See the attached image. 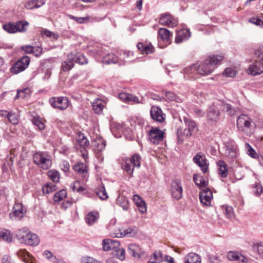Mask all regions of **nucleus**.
I'll list each match as a JSON object with an SVG mask.
<instances>
[{"label":"nucleus","mask_w":263,"mask_h":263,"mask_svg":"<svg viewBox=\"0 0 263 263\" xmlns=\"http://www.w3.org/2000/svg\"><path fill=\"white\" fill-rule=\"evenodd\" d=\"M222 60V56H209L202 62L185 67L183 71L185 74L189 75L191 78H194V75L196 74L205 76L211 73L216 67V65Z\"/></svg>","instance_id":"nucleus-1"},{"label":"nucleus","mask_w":263,"mask_h":263,"mask_svg":"<svg viewBox=\"0 0 263 263\" xmlns=\"http://www.w3.org/2000/svg\"><path fill=\"white\" fill-rule=\"evenodd\" d=\"M183 120L185 125V128L182 131V129L179 128L177 132V136L179 142H182V137L186 138L195 134L198 130L196 123L193 120L186 117H183Z\"/></svg>","instance_id":"nucleus-2"},{"label":"nucleus","mask_w":263,"mask_h":263,"mask_svg":"<svg viewBox=\"0 0 263 263\" xmlns=\"http://www.w3.org/2000/svg\"><path fill=\"white\" fill-rule=\"evenodd\" d=\"M33 157L34 163L43 170H48L52 165L51 157L47 153L36 152Z\"/></svg>","instance_id":"nucleus-3"},{"label":"nucleus","mask_w":263,"mask_h":263,"mask_svg":"<svg viewBox=\"0 0 263 263\" xmlns=\"http://www.w3.org/2000/svg\"><path fill=\"white\" fill-rule=\"evenodd\" d=\"M141 157L138 154L134 155L129 159H127L122 168L130 176H133L134 167L139 168L140 166Z\"/></svg>","instance_id":"nucleus-4"},{"label":"nucleus","mask_w":263,"mask_h":263,"mask_svg":"<svg viewBox=\"0 0 263 263\" xmlns=\"http://www.w3.org/2000/svg\"><path fill=\"white\" fill-rule=\"evenodd\" d=\"M220 107L219 102H214L209 107L206 111V118L208 121L216 123L219 120Z\"/></svg>","instance_id":"nucleus-5"},{"label":"nucleus","mask_w":263,"mask_h":263,"mask_svg":"<svg viewBox=\"0 0 263 263\" xmlns=\"http://www.w3.org/2000/svg\"><path fill=\"white\" fill-rule=\"evenodd\" d=\"M30 63V58L28 56H24L15 62L10 70L13 74H17L25 70Z\"/></svg>","instance_id":"nucleus-6"},{"label":"nucleus","mask_w":263,"mask_h":263,"mask_svg":"<svg viewBox=\"0 0 263 263\" xmlns=\"http://www.w3.org/2000/svg\"><path fill=\"white\" fill-rule=\"evenodd\" d=\"M164 132L161 130L158 127H152L148 132V139L155 144H158L163 140Z\"/></svg>","instance_id":"nucleus-7"},{"label":"nucleus","mask_w":263,"mask_h":263,"mask_svg":"<svg viewBox=\"0 0 263 263\" xmlns=\"http://www.w3.org/2000/svg\"><path fill=\"white\" fill-rule=\"evenodd\" d=\"M171 191L173 198L179 200L182 197L183 189L181 181L175 179L172 180L171 184Z\"/></svg>","instance_id":"nucleus-8"},{"label":"nucleus","mask_w":263,"mask_h":263,"mask_svg":"<svg viewBox=\"0 0 263 263\" xmlns=\"http://www.w3.org/2000/svg\"><path fill=\"white\" fill-rule=\"evenodd\" d=\"M49 103L54 108L61 110L66 109L69 105L68 99L65 97L51 98L49 99Z\"/></svg>","instance_id":"nucleus-9"},{"label":"nucleus","mask_w":263,"mask_h":263,"mask_svg":"<svg viewBox=\"0 0 263 263\" xmlns=\"http://www.w3.org/2000/svg\"><path fill=\"white\" fill-rule=\"evenodd\" d=\"M25 213L23 205L20 203H15L12 211L9 214V217L12 220H20L24 217Z\"/></svg>","instance_id":"nucleus-10"},{"label":"nucleus","mask_w":263,"mask_h":263,"mask_svg":"<svg viewBox=\"0 0 263 263\" xmlns=\"http://www.w3.org/2000/svg\"><path fill=\"white\" fill-rule=\"evenodd\" d=\"M159 22L161 25L171 27H174L178 24L177 20L168 12L161 14Z\"/></svg>","instance_id":"nucleus-11"},{"label":"nucleus","mask_w":263,"mask_h":263,"mask_svg":"<svg viewBox=\"0 0 263 263\" xmlns=\"http://www.w3.org/2000/svg\"><path fill=\"white\" fill-rule=\"evenodd\" d=\"M193 162L199 166L203 173H205L208 170L209 163L205 156L201 153H198L193 159Z\"/></svg>","instance_id":"nucleus-12"},{"label":"nucleus","mask_w":263,"mask_h":263,"mask_svg":"<svg viewBox=\"0 0 263 263\" xmlns=\"http://www.w3.org/2000/svg\"><path fill=\"white\" fill-rule=\"evenodd\" d=\"M152 119L160 123H162L165 120V115L161 109L158 106H152L150 110Z\"/></svg>","instance_id":"nucleus-13"},{"label":"nucleus","mask_w":263,"mask_h":263,"mask_svg":"<svg viewBox=\"0 0 263 263\" xmlns=\"http://www.w3.org/2000/svg\"><path fill=\"white\" fill-rule=\"evenodd\" d=\"M251 122L249 117L245 114L240 115L237 119V126L238 128L243 131L245 128H249L250 127Z\"/></svg>","instance_id":"nucleus-14"},{"label":"nucleus","mask_w":263,"mask_h":263,"mask_svg":"<svg viewBox=\"0 0 263 263\" xmlns=\"http://www.w3.org/2000/svg\"><path fill=\"white\" fill-rule=\"evenodd\" d=\"M158 38L161 39L164 43L167 45L172 43L173 33L167 29L160 28L158 30Z\"/></svg>","instance_id":"nucleus-15"},{"label":"nucleus","mask_w":263,"mask_h":263,"mask_svg":"<svg viewBox=\"0 0 263 263\" xmlns=\"http://www.w3.org/2000/svg\"><path fill=\"white\" fill-rule=\"evenodd\" d=\"M213 198V194L209 188L203 190L199 194V199L201 202L205 205H211V200Z\"/></svg>","instance_id":"nucleus-16"},{"label":"nucleus","mask_w":263,"mask_h":263,"mask_svg":"<svg viewBox=\"0 0 263 263\" xmlns=\"http://www.w3.org/2000/svg\"><path fill=\"white\" fill-rule=\"evenodd\" d=\"M128 251L129 253L134 258H139L144 254V251L138 245L130 243L128 245Z\"/></svg>","instance_id":"nucleus-17"},{"label":"nucleus","mask_w":263,"mask_h":263,"mask_svg":"<svg viewBox=\"0 0 263 263\" xmlns=\"http://www.w3.org/2000/svg\"><path fill=\"white\" fill-rule=\"evenodd\" d=\"M105 146L106 141L102 139H98L95 141L94 151L98 159H103L100 153L104 149Z\"/></svg>","instance_id":"nucleus-18"},{"label":"nucleus","mask_w":263,"mask_h":263,"mask_svg":"<svg viewBox=\"0 0 263 263\" xmlns=\"http://www.w3.org/2000/svg\"><path fill=\"white\" fill-rule=\"evenodd\" d=\"M190 36L191 32L189 29H181L177 32L175 42L176 44H179L187 40Z\"/></svg>","instance_id":"nucleus-19"},{"label":"nucleus","mask_w":263,"mask_h":263,"mask_svg":"<svg viewBox=\"0 0 263 263\" xmlns=\"http://www.w3.org/2000/svg\"><path fill=\"white\" fill-rule=\"evenodd\" d=\"M102 62L106 64L118 63L119 65H122L124 63L121 58H119L118 56L112 53L108 54L104 56L102 59Z\"/></svg>","instance_id":"nucleus-20"},{"label":"nucleus","mask_w":263,"mask_h":263,"mask_svg":"<svg viewBox=\"0 0 263 263\" xmlns=\"http://www.w3.org/2000/svg\"><path fill=\"white\" fill-rule=\"evenodd\" d=\"M137 233V230L136 228H129L126 230H123L122 232L114 233L113 235L115 237L121 238L125 236L134 237Z\"/></svg>","instance_id":"nucleus-21"},{"label":"nucleus","mask_w":263,"mask_h":263,"mask_svg":"<svg viewBox=\"0 0 263 263\" xmlns=\"http://www.w3.org/2000/svg\"><path fill=\"white\" fill-rule=\"evenodd\" d=\"M73 168L79 175H81L83 179H87L88 178V173L87 166L84 163L76 164L73 166Z\"/></svg>","instance_id":"nucleus-22"},{"label":"nucleus","mask_w":263,"mask_h":263,"mask_svg":"<svg viewBox=\"0 0 263 263\" xmlns=\"http://www.w3.org/2000/svg\"><path fill=\"white\" fill-rule=\"evenodd\" d=\"M68 59L73 60L74 62L83 65L87 63V58L81 53L76 54L73 53H70L68 55Z\"/></svg>","instance_id":"nucleus-23"},{"label":"nucleus","mask_w":263,"mask_h":263,"mask_svg":"<svg viewBox=\"0 0 263 263\" xmlns=\"http://www.w3.org/2000/svg\"><path fill=\"white\" fill-rule=\"evenodd\" d=\"M249 71V73L253 76L259 75L263 72V64L257 63L255 59V62L250 66Z\"/></svg>","instance_id":"nucleus-24"},{"label":"nucleus","mask_w":263,"mask_h":263,"mask_svg":"<svg viewBox=\"0 0 263 263\" xmlns=\"http://www.w3.org/2000/svg\"><path fill=\"white\" fill-rule=\"evenodd\" d=\"M99 213L96 211L89 212L85 216V222L89 226H92L99 218Z\"/></svg>","instance_id":"nucleus-25"},{"label":"nucleus","mask_w":263,"mask_h":263,"mask_svg":"<svg viewBox=\"0 0 263 263\" xmlns=\"http://www.w3.org/2000/svg\"><path fill=\"white\" fill-rule=\"evenodd\" d=\"M193 180L195 184L200 189L205 187L208 185V181L203 176L197 174L194 175Z\"/></svg>","instance_id":"nucleus-26"},{"label":"nucleus","mask_w":263,"mask_h":263,"mask_svg":"<svg viewBox=\"0 0 263 263\" xmlns=\"http://www.w3.org/2000/svg\"><path fill=\"white\" fill-rule=\"evenodd\" d=\"M218 167V174L222 178L226 177L228 175V165L225 162L219 160L217 162Z\"/></svg>","instance_id":"nucleus-27"},{"label":"nucleus","mask_w":263,"mask_h":263,"mask_svg":"<svg viewBox=\"0 0 263 263\" xmlns=\"http://www.w3.org/2000/svg\"><path fill=\"white\" fill-rule=\"evenodd\" d=\"M30 231L27 228H23L22 229L17 230L15 232V235L18 239L21 242L24 243L25 240L26 239L29 234Z\"/></svg>","instance_id":"nucleus-28"},{"label":"nucleus","mask_w":263,"mask_h":263,"mask_svg":"<svg viewBox=\"0 0 263 263\" xmlns=\"http://www.w3.org/2000/svg\"><path fill=\"white\" fill-rule=\"evenodd\" d=\"M184 262L185 263H201V258L197 254L191 252L185 256Z\"/></svg>","instance_id":"nucleus-29"},{"label":"nucleus","mask_w":263,"mask_h":263,"mask_svg":"<svg viewBox=\"0 0 263 263\" xmlns=\"http://www.w3.org/2000/svg\"><path fill=\"white\" fill-rule=\"evenodd\" d=\"M24 243L29 246H37L39 243V239L35 234L29 233Z\"/></svg>","instance_id":"nucleus-30"},{"label":"nucleus","mask_w":263,"mask_h":263,"mask_svg":"<svg viewBox=\"0 0 263 263\" xmlns=\"http://www.w3.org/2000/svg\"><path fill=\"white\" fill-rule=\"evenodd\" d=\"M133 200L137 206L139 208L141 213H144L146 211V205L145 202L138 195H135L133 197Z\"/></svg>","instance_id":"nucleus-31"},{"label":"nucleus","mask_w":263,"mask_h":263,"mask_svg":"<svg viewBox=\"0 0 263 263\" xmlns=\"http://www.w3.org/2000/svg\"><path fill=\"white\" fill-rule=\"evenodd\" d=\"M31 94V90L29 88H25L23 89H18L17 94L14 98V99H17L20 98L23 99L28 98Z\"/></svg>","instance_id":"nucleus-32"},{"label":"nucleus","mask_w":263,"mask_h":263,"mask_svg":"<svg viewBox=\"0 0 263 263\" xmlns=\"http://www.w3.org/2000/svg\"><path fill=\"white\" fill-rule=\"evenodd\" d=\"M92 106L95 113L100 114L104 108V102L102 100L98 99L92 103Z\"/></svg>","instance_id":"nucleus-33"},{"label":"nucleus","mask_w":263,"mask_h":263,"mask_svg":"<svg viewBox=\"0 0 263 263\" xmlns=\"http://www.w3.org/2000/svg\"><path fill=\"white\" fill-rule=\"evenodd\" d=\"M45 4L44 0H32L28 2L26 7L29 9H32L33 8H39Z\"/></svg>","instance_id":"nucleus-34"},{"label":"nucleus","mask_w":263,"mask_h":263,"mask_svg":"<svg viewBox=\"0 0 263 263\" xmlns=\"http://www.w3.org/2000/svg\"><path fill=\"white\" fill-rule=\"evenodd\" d=\"M220 105V109L225 110L229 115L233 116L235 114V109L232 107V106L227 103L224 102H219Z\"/></svg>","instance_id":"nucleus-35"},{"label":"nucleus","mask_w":263,"mask_h":263,"mask_svg":"<svg viewBox=\"0 0 263 263\" xmlns=\"http://www.w3.org/2000/svg\"><path fill=\"white\" fill-rule=\"evenodd\" d=\"M162 260V254L160 251H156L153 254L148 263H159Z\"/></svg>","instance_id":"nucleus-36"},{"label":"nucleus","mask_w":263,"mask_h":263,"mask_svg":"<svg viewBox=\"0 0 263 263\" xmlns=\"http://www.w3.org/2000/svg\"><path fill=\"white\" fill-rule=\"evenodd\" d=\"M96 194L102 200H106L108 198V196L107 195L105 186L103 184L99 186L96 189Z\"/></svg>","instance_id":"nucleus-37"},{"label":"nucleus","mask_w":263,"mask_h":263,"mask_svg":"<svg viewBox=\"0 0 263 263\" xmlns=\"http://www.w3.org/2000/svg\"><path fill=\"white\" fill-rule=\"evenodd\" d=\"M117 203L122 207L124 210H127L129 208L128 200L124 196H119L117 199Z\"/></svg>","instance_id":"nucleus-38"},{"label":"nucleus","mask_w":263,"mask_h":263,"mask_svg":"<svg viewBox=\"0 0 263 263\" xmlns=\"http://www.w3.org/2000/svg\"><path fill=\"white\" fill-rule=\"evenodd\" d=\"M48 176L54 182L58 183L60 181V175L56 170H50L48 172Z\"/></svg>","instance_id":"nucleus-39"},{"label":"nucleus","mask_w":263,"mask_h":263,"mask_svg":"<svg viewBox=\"0 0 263 263\" xmlns=\"http://www.w3.org/2000/svg\"><path fill=\"white\" fill-rule=\"evenodd\" d=\"M162 91L164 93L166 99L167 100L170 101H175L176 102H179L180 101L179 98L174 92L166 90H163Z\"/></svg>","instance_id":"nucleus-40"},{"label":"nucleus","mask_w":263,"mask_h":263,"mask_svg":"<svg viewBox=\"0 0 263 263\" xmlns=\"http://www.w3.org/2000/svg\"><path fill=\"white\" fill-rule=\"evenodd\" d=\"M57 190V185L50 183L45 184L43 187L42 190L44 194H50L55 191Z\"/></svg>","instance_id":"nucleus-41"},{"label":"nucleus","mask_w":263,"mask_h":263,"mask_svg":"<svg viewBox=\"0 0 263 263\" xmlns=\"http://www.w3.org/2000/svg\"><path fill=\"white\" fill-rule=\"evenodd\" d=\"M32 123L37 126L40 130H43L45 129V125L42 122L41 118L39 116H35L32 119Z\"/></svg>","instance_id":"nucleus-42"},{"label":"nucleus","mask_w":263,"mask_h":263,"mask_svg":"<svg viewBox=\"0 0 263 263\" xmlns=\"http://www.w3.org/2000/svg\"><path fill=\"white\" fill-rule=\"evenodd\" d=\"M3 28L6 31L9 33H14L17 32L16 28L14 24L12 23H8L3 25Z\"/></svg>","instance_id":"nucleus-43"},{"label":"nucleus","mask_w":263,"mask_h":263,"mask_svg":"<svg viewBox=\"0 0 263 263\" xmlns=\"http://www.w3.org/2000/svg\"><path fill=\"white\" fill-rule=\"evenodd\" d=\"M14 25L17 32H24L26 31V27L28 26L29 23L26 21H18Z\"/></svg>","instance_id":"nucleus-44"},{"label":"nucleus","mask_w":263,"mask_h":263,"mask_svg":"<svg viewBox=\"0 0 263 263\" xmlns=\"http://www.w3.org/2000/svg\"><path fill=\"white\" fill-rule=\"evenodd\" d=\"M67 195L66 191L64 190H60L57 192L53 197V200L55 202H59L66 197Z\"/></svg>","instance_id":"nucleus-45"},{"label":"nucleus","mask_w":263,"mask_h":263,"mask_svg":"<svg viewBox=\"0 0 263 263\" xmlns=\"http://www.w3.org/2000/svg\"><path fill=\"white\" fill-rule=\"evenodd\" d=\"M77 142L81 147L85 148L88 146L89 144L88 140L84 136L83 134L79 135V139L77 140Z\"/></svg>","instance_id":"nucleus-46"},{"label":"nucleus","mask_w":263,"mask_h":263,"mask_svg":"<svg viewBox=\"0 0 263 263\" xmlns=\"http://www.w3.org/2000/svg\"><path fill=\"white\" fill-rule=\"evenodd\" d=\"M73 60L67 59V61H64L62 65V69L63 71H66L72 69L74 66Z\"/></svg>","instance_id":"nucleus-47"},{"label":"nucleus","mask_w":263,"mask_h":263,"mask_svg":"<svg viewBox=\"0 0 263 263\" xmlns=\"http://www.w3.org/2000/svg\"><path fill=\"white\" fill-rule=\"evenodd\" d=\"M245 148L247 154L253 158H256L258 155L255 150L251 147V146L248 143L245 144Z\"/></svg>","instance_id":"nucleus-48"},{"label":"nucleus","mask_w":263,"mask_h":263,"mask_svg":"<svg viewBox=\"0 0 263 263\" xmlns=\"http://www.w3.org/2000/svg\"><path fill=\"white\" fill-rule=\"evenodd\" d=\"M222 209L224 210V214L228 218H231L234 216L233 208L231 206L223 205Z\"/></svg>","instance_id":"nucleus-49"},{"label":"nucleus","mask_w":263,"mask_h":263,"mask_svg":"<svg viewBox=\"0 0 263 263\" xmlns=\"http://www.w3.org/2000/svg\"><path fill=\"white\" fill-rule=\"evenodd\" d=\"M254 189V194L256 196H259L263 192V187L260 182H255L252 186Z\"/></svg>","instance_id":"nucleus-50"},{"label":"nucleus","mask_w":263,"mask_h":263,"mask_svg":"<svg viewBox=\"0 0 263 263\" xmlns=\"http://www.w3.org/2000/svg\"><path fill=\"white\" fill-rule=\"evenodd\" d=\"M227 151L228 155L231 158H235L237 156V148L233 145L227 146Z\"/></svg>","instance_id":"nucleus-51"},{"label":"nucleus","mask_w":263,"mask_h":263,"mask_svg":"<svg viewBox=\"0 0 263 263\" xmlns=\"http://www.w3.org/2000/svg\"><path fill=\"white\" fill-rule=\"evenodd\" d=\"M255 55L256 57V60L257 63L263 64V49H259L255 51Z\"/></svg>","instance_id":"nucleus-52"},{"label":"nucleus","mask_w":263,"mask_h":263,"mask_svg":"<svg viewBox=\"0 0 263 263\" xmlns=\"http://www.w3.org/2000/svg\"><path fill=\"white\" fill-rule=\"evenodd\" d=\"M154 48L151 44L144 45L143 50H142V54H148L152 53L154 52Z\"/></svg>","instance_id":"nucleus-53"},{"label":"nucleus","mask_w":263,"mask_h":263,"mask_svg":"<svg viewBox=\"0 0 263 263\" xmlns=\"http://www.w3.org/2000/svg\"><path fill=\"white\" fill-rule=\"evenodd\" d=\"M109 245H110V250H112L115 251L120 247V243L118 240L109 239Z\"/></svg>","instance_id":"nucleus-54"},{"label":"nucleus","mask_w":263,"mask_h":263,"mask_svg":"<svg viewBox=\"0 0 263 263\" xmlns=\"http://www.w3.org/2000/svg\"><path fill=\"white\" fill-rule=\"evenodd\" d=\"M1 237L6 241L10 242L12 240V236L8 231L3 232L1 235Z\"/></svg>","instance_id":"nucleus-55"},{"label":"nucleus","mask_w":263,"mask_h":263,"mask_svg":"<svg viewBox=\"0 0 263 263\" xmlns=\"http://www.w3.org/2000/svg\"><path fill=\"white\" fill-rule=\"evenodd\" d=\"M227 258L230 260H238L239 259V256L237 252L230 251L227 254Z\"/></svg>","instance_id":"nucleus-56"},{"label":"nucleus","mask_w":263,"mask_h":263,"mask_svg":"<svg viewBox=\"0 0 263 263\" xmlns=\"http://www.w3.org/2000/svg\"><path fill=\"white\" fill-rule=\"evenodd\" d=\"M8 119L13 124H17L18 122V117L14 113L10 112Z\"/></svg>","instance_id":"nucleus-57"},{"label":"nucleus","mask_w":263,"mask_h":263,"mask_svg":"<svg viewBox=\"0 0 263 263\" xmlns=\"http://www.w3.org/2000/svg\"><path fill=\"white\" fill-rule=\"evenodd\" d=\"M60 166L61 169L64 172H68L69 171L70 165L69 162L66 160L62 161Z\"/></svg>","instance_id":"nucleus-58"},{"label":"nucleus","mask_w":263,"mask_h":263,"mask_svg":"<svg viewBox=\"0 0 263 263\" xmlns=\"http://www.w3.org/2000/svg\"><path fill=\"white\" fill-rule=\"evenodd\" d=\"M115 252L116 256H117V258L119 259L123 260L125 258V251L123 249H120L119 248L118 249L115 251Z\"/></svg>","instance_id":"nucleus-59"},{"label":"nucleus","mask_w":263,"mask_h":263,"mask_svg":"<svg viewBox=\"0 0 263 263\" xmlns=\"http://www.w3.org/2000/svg\"><path fill=\"white\" fill-rule=\"evenodd\" d=\"M254 250L257 252L260 255L263 256V243H257L254 245Z\"/></svg>","instance_id":"nucleus-60"},{"label":"nucleus","mask_w":263,"mask_h":263,"mask_svg":"<svg viewBox=\"0 0 263 263\" xmlns=\"http://www.w3.org/2000/svg\"><path fill=\"white\" fill-rule=\"evenodd\" d=\"M43 255L45 256L47 259L51 260L52 262H55L57 260V258L55 256H53L52 253L49 251H45L43 253Z\"/></svg>","instance_id":"nucleus-61"},{"label":"nucleus","mask_w":263,"mask_h":263,"mask_svg":"<svg viewBox=\"0 0 263 263\" xmlns=\"http://www.w3.org/2000/svg\"><path fill=\"white\" fill-rule=\"evenodd\" d=\"M249 22L252 24L259 26H263V21L260 20L259 18L251 17L249 19Z\"/></svg>","instance_id":"nucleus-62"},{"label":"nucleus","mask_w":263,"mask_h":263,"mask_svg":"<svg viewBox=\"0 0 263 263\" xmlns=\"http://www.w3.org/2000/svg\"><path fill=\"white\" fill-rule=\"evenodd\" d=\"M208 259L210 263H220V262L219 258L213 254H209Z\"/></svg>","instance_id":"nucleus-63"},{"label":"nucleus","mask_w":263,"mask_h":263,"mask_svg":"<svg viewBox=\"0 0 263 263\" xmlns=\"http://www.w3.org/2000/svg\"><path fill=\"white\" fill-rule=\"evenodd\" d=\"M224 74L228 77H234L236 75L235 71L232 68H226L224 70Z\"/></svg>","instance_id":"nucleus-64"}]
</instances>
